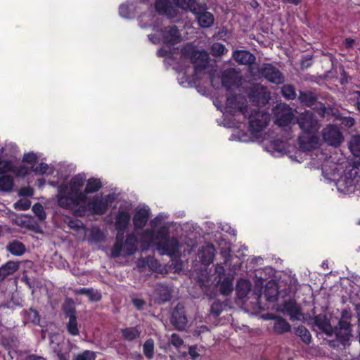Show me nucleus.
I'll return each mask as SVG.
<instances>
[{
	"mask_svg": "<svg viewBox=\"0 0 360 360\" xmlns=\"http://www.w3.org/2000/svg\"><path fill=\"white\" fill-rule=\"evenodd\" d=\"M272 114H222L221 118L217 120L219 125L227 128H236L240 130L248 129L250 137L258 140L262 138L263 131L269 124Z\"/></svg>",
	"mask_w": 360,
	"mask_h": 360,
	"instance_id": "f257e3e1",
	"label": "nucleus"
},
{
	"mask_svg": "<svg viewBox=\"0 0 360 360\" xmlns=\"http://www.w3.org/2000/svg\"><path fill=\"white\" fill-rule=\"evenodd\" d=\"M298 100L302 105L316 111H321V112H333L334 110V103L332 101H329V102L326 101L324 103L319 101L318 94L314 91H300Z\"/></svg>",
	"mask_w": 360,
	"mask_h": 360,
	"instance_id": "f03ea898",
	"label": "nucleus"
},
{
	"mask_svg": "<svg viewBox=\"0 0 360 360\" xmlns=\"http://www.w3.org/2000/svg\"><path fill=\"white\" fill-rule=\"evenodd\" d=\"M86 201V197L84 193H74L70 190L68 185H62L59 187L58 204L60 207L71 210Z\"/></svg>",
	"mask_w": 360,
	"mask_h": 360,
	"instance_id": "7ed1b4c3",
	"label": "nucleus"
},
{
	"mask_svg": "<svg viewBox=\"0 0 360 360\" xmlns=\"http://www.w3.org/2000/svg\"><path fill=\"white\" fill-rule=\"evenodd\" d=\"M181 53L190 59L195 72L205 70L209 64V55L204 50H195L191 46H186L181 50Z\"/></svg>",
	"mask_w": 360,
	"mask_h": 360,
	"instance_id": "20e7f679",
	"label": "nucleus"
},
{
	"mask_svg": "<svg viewBox=\"0 0 360 360\" xmlns=\"http://www.w3.org/2000/svg\"><path fill=\"white\" fill-rule=\"evenodd\" d=\"M299 115L297 117L296 124H298L302 132L318 133L321 124L315 114H299Z\"/></svg>",
	"mask_w": 360,
	"mask_h": 360,
	"instance_id": "39448f33",
	"label": "nucleus"
},
{
	"mask_svg": "<svg viewBox=\"0 0 360 360\" xmlns=\"http://www.w3.org/2000/svg\"><path fill=\"white\" fill-rule=\"evenodd\" d=\"M322 137L325 143L333 147L340 146L344 141V136L339 127L328 124L322 131Z\"/></svg>",
	"mask_w": 360,
	"mask_h": 360,
	"instance_id": "423d86ee",
	"label": "nucleus"
},
{
	"mask_svg": "<svg viewBox=\"0 0 360 360\" xmlns=\"http://www.w3.org/2000/svg\"><path fill=\"white\" fill-rule=\"evenodd\" d=\"M248 97L252 103L257 106H264L269 103L270 93L265 87L259 84L254 85L248 92Z\"/></svg>",
	"mask_w": 360,
	"mask_h": 360,
	"instance_id": "0eeeda50",
	"label": "nucleus"
},
{
	"mask_svg": "<svg viewBox=\"0 0 360 360\" xmlns=\"http://www.w3.org/2000/svg\"><path fill=\"white\" fill-rule=\"evenodd\" d=\"M259 73L274 84H280L284 82L283 73L271 63L262 64L258 68Z\"/></svg>",
	"mask_w": 360,
	"mask_h": 360,
	"instance_id": "6e6552de",
	"label": "nucleus"
},
{
	"mask_svg": "<svg viewBox=\"0 0 360 360\" xmlns=\"http://www.w3.org/2000/svg\"><path fill=\"white\" fill-rule=\"evenodd\" d=\"M156 248L162 255L176 256L180 250V243L176 238H169L165 241L156 243Z\"/></svg>",
	"mask_w": 360,
	"mask_h": 360,
	"instance_id": "1a4fd4ad",
	"label": "nucleus"
},
{
	"mask_svg": "<svg viewBox=\"0 0 360 360\" xmlns=\"http://www.w3.org/2000/svg\"><path fill=\"white\" fill-rule=\"evenodd\" d=\"M297 141L300 149L303 151H311L319 147V138L317 133L302 132Z\"/></svg>",
	"mask_w": 360,
	"mask_h": 360,
	"instance_id": "9d476101",
	"label": "nucleus"
},
{
	"mask_svg": "<svg viewBox=\"0 0 360 360\" xmlns=\"http://www.w3.org/2000/svg\"><path fill=\"white\" fill-rule=\"evenodd\" d=\"M184 307L178 304L172 311L170 322L175 329L183 331L187 323Z\"/></svg>",
	"mask_w": 360,
	"mask_h": 360,
	"instance_id": "9b49d317",
	"label": "nucleus"
},
{
	"mask_svg": "<svg viewBox=\"0 0 360 360\" xmlns=\"http://www.w3.org/2000/svg\"><path fill=\"white\" fill-rule=\"evenodd\" d=\"M226 108L229 109L228 112H245L248 110V102L246 98L241 95L229 97L226 100Z\"/></svg>",
	"mask_w": 360,
	"mask_h": 360,
	"instance_id": "f8f14e48",
	"label": "nucleus"
},
{
	"mask_svg": "<svg viewBox=\"0 0 360 360\" xmlns=\"http://www.w3.org/2000/svg\"><path fill=\"white\" fill-rule=\"evenodd\" d=\"M162 41L166 44L174 45L181 40V36L176 25L165 27L161 31Z\"/></svg>",
	"mask_w": 360,
	"mask_h": 360,
	"instance_id": "ddd939ff",
	"label": "nucleus"
},
{
	"mask_svg": "<svg viewBox=\"0 0 360 360\" xmlns=\"http://www.w3.org/2000/svg\"><path fill=\"white\" fill-rule=\"evenodd\" d=\"M172 290L168 285L158 283L154 289V301L158 304L169 302L172 298Z\"/></svg>",
	"mask_w": 360,
	"mask_h": 360,
	"instance_id": "4468645a",
	"label": "nucleus"
},
{
	"mask_svg": "<svg viewBox=\"0 0 360 360\" xmlns=\"http://www.w3.org/2000/svg\"><path fill=\"white\" fill-rule=\"evenodd\" d=\"M240 82L238 72L234 69L230 68L223 72L221 75V84L227 90L238 86Z\"/></svg>",
	"mask_w": 360,
	"mask_h": 360,
	"instance_id": "2eb2a0df",
	"label": "nucleus"
},
{
	"mask_svg": "<svg viewBox=\"0 0 360 360\" xmlns=\"http://www.w3.org/2000/svg\"><path fill=\"white\" fill-rule=\"evenodd\" d=\"M314 324L328 336H331L334 333V328L325 314H319L315 316L314 318Z\"/></svg>",
	"mask_w": 360,
	"mask_h": 360,
	"instance_id": "dca6fc26",
	"label": "nucleus"
},
{
	"mask_svg": "<svg viewBox=\"0 0 360 360\" xmlns=\"http://www.w3.org/2000/svg\"><path fill=\"white\" fill-rule=\"evenodd\" d=\"M275 115L274 124L285 130L290 129L296 124L295 114H274Z\"/></svg>",
	"mask_w": 360,
	"mask_h": 360,
	"instance_id": "f3484780",
	"label": "nucleus"
},
{
	"mask_svg": "<svg viewBox=\"0 0 360 360\" xmlns=\"http://www.w3.org/2000/svg\"><path fill=\"white\" fill-rule=\"evenodd\" d=\"M88 207L93 214L103 215L108 210V202L104 201L103 198L95 196L88 203Z\"/></svg>",
	"mask_w": 360,
	"mask_h": 360,
	"instance_id": "a211bd4d",
	"label": "nucleus"
},
{
	"mask_svg": "<svg viewBox=\"0 0 360 360\" xmlns=\"http://www.w3.org/2000/svg\"><path fill=\"white\" fill-rule=\"evenodd\" d=\"M283 309L292 321L300 320V317L302 316L301 308L295 300H290L285 301L283 303Z\"/></svg>",
	"mask_w": 360,
	"mask_h": 360,
	"instance_id": "6ab92c4d",
	"label": "nucleus"
},
{
	"mask_svg": "<svg viewBox=\"0 0 360 360\" xmlns=\"http://www.w3.org/2000/svg\"><path fill=\"white\" fill-rule=\"evenodd\" d=\"M144 236L147 237L150 242H153L154 240L160 241H165L169 238V229L166 226H161L156 232L152 229H147L144 231Z\"/></svg>",
	"mask_w": 360,
	"mask_h": 360,
	"instance_id": "aec40b11",
	"label": "nucleus"
},
{
	"mask_svg": "<svg viewBox=\"0 0 360 360\" xmlns=\"http://www.w3.org/2000/svg\"><path fill=\"white\" fill-rule=\"evenodd\" d=\"M138 238L134 233L127 235L125 240L123 242L122 251L124 256H131L137 251Z\"/></svg>",
	"mask_w": 360,
	"mask_h": 360,
	"instance_id": "412c9836",
	"label": "nucleus"
},
{
	"mask_svg": "<svg viewBox=\"0 0 360 360\" xmlns=\"http://www.w3.org/2000/svg\"><path fill=\"white\" fill-rule=\"evenodd\" d=\"M233 58L240 65H252L256 58L248 51L237 50L233 53Z\"/></svg>",
	"mask_w": 360,
	"mask_h": 360,
	"instance_id": "4be33fe9",
	"label": "nucleus"
},
{
	"mask_svg": "<svg viewBox=\"0 0 360 360\" xmlns=\"http://www.w3.org/2000/svg\"><path fill=\"white\" fill-rule=\"evenodd\" d=\"M149 211L146 209H140L134 215L133 224L136 230L143 229L148 221Z\"/></svg>",
	"mask_w": 360,
	"mask_h": 360,
	"instance_id": "5701e85b",
	"label": "nucleus"
},
{
	"mask_svg": "<svg viewBox=\"0 0 360 360\" xmlns=\"http://www.w3.org/2000/svg\"><path fill=\"white\" fill-rule=\"evenodd\" d=\"M272 319L274 320L273 329L275 333L283 335L291 330V325L283 317L274 316Z\"/></svg>",
	"mask_w": 360,
	"mask_h": 360,
	"instance_id": "b1692460",
	"label": "nucleus"
},
{
	"mask_svg": "<svg viewBox=\"0 0 360 360\" xmlns=\"http://www.w3.org/2000/svg\"><path fill=\"white\" fill-rule=\"evenodd\" d=\"M131 216L128 212L124 210H119L115 217V229L126 231L128 228Z\"/></svg>",
	"mask_w": 360,
	"mask_h": 360,
	"instance_id": "393cba45",
	"label": "nucleus"
},
{
	"mask_svg": "<svg viewBox=\"0 0 360 360\" xmlns=\"http://www.w3.org/2000/svg\"><path fill=\"white\" fill-rule=\"evenodd\" d=\"M115 230L117 231L115 242L111 248V257L113 258H117L121 256L125 232V231H120L119 229Z\"/></svg>",
	"mask_w": 360,
	"mask_h": 360,
	"instance_id": "a878e982",
	"label": "nucleus"
},
{
	"mask_svg": "<svg viewBox=\"0 0 360 360\" xmlns=\"http://www.w3.org/2000/svg\"><path fill=\"white\" fill-rule=\"evenodd\" d=\"M214 256L215 248L213 245L210 244L202 248L200 259L202 264L209 265L213 262Z\"/></svg>",
	"mask_w": 360,
	"mask_h": 360,
	"instance_id": "bb28decb",
	"label": "nucleus"
},
{
	"mask_svg": "<svg viewBox=\"0 0 360 360\" xmlns=\"http://www.w3.org/2000/svg\"><path fill=\"white\" fill-rule=\"evenodd\" d=\"M195 16L198 25L202 28H209L214 25V17L212 13L207 11V10H205V11L200 13Z\"/></svg>",
	"mask_w": 360,
	"mask_h": 360,
	"instance_id": "cd10ccee",
	"label": "nucleus"
},
{
	"mask_svg": "<svg viewBox=\"0 0 360 360\" xmlns=\"http://www.w3.org/2000/svg\"><path fill=\"white\" fill-rule=\"evenodd\" d=\"M233 277L229 275L224 276L220 281H218L219 292L223 295H229L233 291Z\"/></svg>",
	"mask_w": 360,
	"mask_h": 360,
	"instance_id": "c85d7f7f",
	"label": "nucleus"
},
{
	"mask_svg": "<svg viewBox=\"0 0 360 360\" xmlns=\"http://www.w3.org/2000/svg\"><path fill=\"white\" fill-rule=\"evenodd\" d=\"M6 248L7 250L14 256H22L26 251L25 245L22 242L17 240L11 241Z\"/></svg>",
	"mask_w": 360,
	"mask_h": 360,
	"instance_id": "c756f323",
	"label": "nucleus"
},
{
	"mask_svg": "<svg viewBox=\"0 0 360 360\" xmlns=\"http://www.w3.org/2000/svg\"><path fill=\"white\" fill-rule=\"evenodd\" d=\"M102 188V182L96 178H90L87 180L86 184L83 191L84 195L87 198V195L98 191Z\"/></svg>",
	"mask_w": 360,
	"mask_h": 360,
	"instance_id": "7c9ffc66",
	"label": "nucleus"
},
{
	"mask_svg": "<svg viewBox=\"0 0 360 360\" xmlns=\"http://www.w3.org/2000/svg\"><path fill=\"white\" fill-rule=\"evenodd\" d=\"M294 333L296 336L299 337L302 342L305 345H308L312 341V338L310 332L303 325H300L295 328Z\"/></svg>",
	"mask_w": 360,
	"mask_h": 360,
	"instance_id": "2f4dec72",
	"label": "nucleus"
},
{
	"mask_svg": "<svg viewBox=\"0 0 360 360\" xmlns=\"http://www.w3.org/2000/svg\"><path fill=\"white\" fill-rule=\"evenodd\" d=\"M121 333L124 340L131 342L138 338L141 335V331L138 327H128L121 329Z\"/></svg>",
	"mask_w": 360,
	"mask_h": 360,
	"instance_id": "473e14b6",
	"label": "nucleus"
},
{
	"mask_svg": "<svg viewBox=\"0 0 360 360\" xmlns=\"http://www.w3.org/2000/svg\"><path fill=\"white\" fill-rule=\"evenodd\" d=\"M77 293L88 296L89 300L92 302H99L102 299L101 292L93 288H81L77 290Z\"/></svg>",
	"mask_w": 360,
	"mask_h": 360,
	"instance_id": "72a5a7b5",
	"label": "nucleus"
},
{
	"mask_svg": "<svg viewBox=\"0 0 360 360\" xmlns=\"http://www.w3.org/2000/svg\"><path fill=\"white\" fill-rule=\"evenodd\" d=\"M83 185L84 179L80 174H78L71 179L68 186L74 193H83V191H81Z\"/></svg>",
	"mask_w": 360,
	"mask_h": 360,
	"instance_id": "f704fd0d",
	"label": "nucleus"
},
{
	"mask_svg": "<svg viewBox=\"0 0 360 360\" xmlns=\"http://www.w3.org/2000/svg\"><path fill=\"white\" fill-rule=\"evenodd\" d=\"M14 186V179L13 176L4 174L0 176V191L10 192Z\"/></svg>",
	"mask_w": 360,
	"mask_h": 360,
	"instance_id": "c9c22d12",
	"label": "nucleus"
},
{
	"mask_svg": "<svg viewBox=\"0 0 360 360\" xmlns=\"http://www.w3.org/2000/svg\"><path fill=\"white\" fill-rule=\"evenodd\" d=\"M187 4V9H189L195 15L207 10V4L198 0H188Z\"/></svg>",
	"mask_w": 360,
	"mask_h": 360,
	"instance_id": "e433bc0d",
	"label": "nucleus"
},
{
	"mask_svg": "<svg viewBox=\"0 0 360 360\" xmlns=\"http://www.w3.org/2000/svg\"><path fill=\"white\" fill-rule=\"evenodd\" d=\"M250 290V283L247 280H241L236 286L237 295L240 298L245 297Z\"/></svg>",
	"mask_w": 360,
	"mask_h": 360,
	"instance_id": "4c0bfd02",
	"label": "nucleus"
},
{
	"mask_svg": "<svg viewBox=\"0 0 360 360\" xmlns=\"http://www.w3.org/2000/svg\"><path fill=\"white\" fill-rule=\"evenodd\" d=\"M338 341L341 345L345 347L349 345L350 338L352 337V332H347L341 330H335L334 333Z\"/></svg>",
	"mask_w": 360,
	"mask_h": 360,
	"instance_id": "58836bf2",
	"label": "nucleus"
},
{
	"mask_svg": "<svg viewBox=\"0 0 360 360\" xmlns=\"http://www.w3.org/2000/svg\"><path fill=\"white\" fill-rule=\"evenodd\" d=\"M68 333L72 336H77L79 334V325L77 316H71L66 324Z\"/></svg>",
	"mask_w": 360,
	"mask_h": 360,
	"instance_id": "ea45409f",
	"label": "nucleus"
},
{
	"mask_svg": "<svg viewBox=\"0 0 360 360\" xmlns=\"http://www.w3.org/2000/svg\"><path fill=\"white\" fill-rule=\"evenodd\" d=\"M154 340L149 338L146 340L143 345V351L146 357L152 359L154 356Z\"/></svg>",
	"mask_w": 360,
	"mask_h": 360,
	"instance_id": "a19ab883",
	"label": "nucleus"
},
{
	"mask_svg": "<svg viewBox=\"0 0 360 360\" xmlns=\"http://www.w3.org/2000/svg\"><path fill=\"white\" fill-rule=\"evenodd\" d=\"M282 95L287 99H295L296 98L295 88L292 84H285L281 88Z\"/></svg>",
	"mask_w": 360,
	"mask_h": 360,
	"instance_id": "79ce46f5",
	"label": "nucleus"
},
{
	"mask_svg": "<svg viewBox=\"0 0 360 360\" xmlns=\"http://www.w3.org/2000/svg\"><path fill=\"white\" fill-rule=\"evenodd\" d=\"M13 162L9 160H3L0 158V174L4 175L11 172L13 170Z\"/></svg>",
	"mask_w": 360,
	"mask_h": 360,
	"instance_id": "37998d69",
	"label": "nucleus"
},
{
	"mask_svg": "<svg viewBox=\"0 0 360 360\" xmlns=\"http://www.w3.org/2000/svg\"><path fill=\"white\" fill-rule=\"evenodd\" d=\"M32 210L40 221H44L46 218L44 207L39 202L35 203L32 206Z\"/></svg>",
	"mask_w": 360,
	"mask_h": 360,
	"instance_id": "c03bdc74",
	"label": "nucleus"
},
{
	"mask_svg": "<svg viewBox=\"0 0 360 360\" xmlns=\"http://www.w3.org/2000/svg\"><path fill=\"white\" fill-rule=\"evenodd\" d=\"M30 169L25 165L15 166L13 164V170L11 171L17 177H25L26 176Z\"/></svg>",
	"mask_w": 360,
	"mask_h": 360,
	"instance_id": "a18cd8bd",
	"label": "nucleus"
},
{
	"mask_svg": "<svg viewBox=\"0 0 360 360\" xmlns=\"http://www.w3.org/2000/svg\"><path fill=\"white\" fill-rule=\"evenodd\" d=\"M264 295L266 301L270 302H276L278 299V291L276 288H266Z\"/></svg>",
	"mask_w": 360,
	"mask_h": 360,
	"instance_id": "49530a36",
	"label": "nucleus"
},
{
	"mask_svg": "<svg viewBox=\"0 0 360 360\" xmlns=\"http://www.w3.org/2000/svg\"><path fill=\"white\" fill-rule=\"evenodd\" d=\"M223 311V303L220 301H214L210 307V314L214 317H218Z\"/></svg>",
	"mask_w": 360,
	"mask_h": 360,
	"instance_id": "de8ad7c7",
	"label": "nucleus"
},
{
	"mask_svg": "<svg viewBox=\"0 0 360 360\" xmlns=\"http://www.w3.org/2000/svg\"><path fill=\"white\" fill-rule=\"evenodd\" d=\"M170 4L169 0H156L155 4V10L159 13L164 14Z\"/></svg>",
	"mask_w": 360,
	"mask_h": 360,
	"instance_id": "09e8293b",
	"label": "nucleus"
},
{
	"mask_svg": "<svg viewBox=\"0 0 360 360\" xmlns=\"http://www.w3.org/2000/svg\"><path fill=\"white\" fill-rule=\"evenodd\" d=\"M96 352L90 350H85L77 355L75 360H96Z\"/></svg>",
	"mask_w": 360,
	"mask_h": 360,
	"instance_id": "8fccbe9b",
	"label": "nucleus"
},
{
	"mask_svg": "<svg viewBox=\"0 0 360 360\" xmlns=\"http://www.w3.org/2000/svg\"><path fill=\"white\" fill-rule=\"evenodd\" d=\"M212 53L214 56H219L225 53L226 47L220 43H214L211 47Z\"/></svg>",
	"mask_w": 360,
	"mask_h": 360,
	"instance_id": "3c124183",
	"label": "nucleus"
},
{
	"mask_svg": "<svg viewBox=\"0 0 360 360\" xmlns=\"http://www.w3.org/2000/svg\"><path fill=\"white\" fill-rule=\"evenodd\" d=\"M37 160V156L33 152L25 153L22 158V162L31 165L30 169H33Z\"/></svg>",
	"mask_w": 360,
	"mask_h": 360,
	"instance_id": "603ef678",
	"label": "nucleus"
},
{
	"mask_svg": "<svg viewBox=\"0 0 360 360\" xmlns=\"http://www.w3.org/2000/svg\"><path fill=\"white\" fill-rule=\"evenodd\" d=\"M28 319L34 325H39L40 322V316L39 312L32 308L27 311Z\"/></svg>",
	"mask_w": 360,
	"mask_h": 360,
	"instance_id": "864d4df0",
	"label": "nucleus"
},
{
	"mask_svg": "<svg viewBox=\"0 0 360 360\" xmlns=\"http://www.w3.org/2000/svg\"><path fill=\"white\" fill-rule=\"evenodd\" d=\"M91 238L95 242H97V243L103 241L105 240V236H104L103 231L99 228L93 229L91 231Z\"/></svg>",
	"mask_w": 360,
	"mask_h": 360,
	"instance_id": "5fc2aeb1",
	"label": "nucleus"
},
{
	"mask_svg": "<svg viewBox=\"0 0 360 360\" xmlns=\"http://www.w3.org/2000/svg\"><path fill=\"white\" fill-rule=\"evenodd\" d=\"M338 328L335 327L334 329L352 332V325L350 321L340 319L338 321Z\"/></svg>",
	"mask_w": 360,
	"mask_h": 360,
	"instance_id": "6e6d98bb",
	"label": "nucleus"
},
{
	"mask_svg": "<svg viewBox=\"0 0 360 360\" xmlns=\"http://www.w3.org/2000/svg\"><path fill=\"white\" fill-rule=\"evenodd\" d=\"M170 343L174 347L179 348L184 345V340L178 334L172 333L170 337Z\"/></svg>",
	"mask_w": 360,
	"mask_h": 360,
	"instance_id": "4d7b16f0",
	"label": "nucleus"
},
{
	"mask_svg": "<svg viewBox=\"0 0 360 360\" xmlns=\"http://www.w3.org/2000/svg\"><path fill=\"white\" fill-rule=\"evenodd\" d=\"M349 174L352 179H360V163H358L357 161L354 162Z\"/></svg>",
	"mask_w": 360,
	"mask_h": 360,
	"instance_id": "13d9d810",
	"label": "nucleus"
},
{
	"mask_svg": "<svg viewBox=\"0 0 360 360\" xmlns=\"http://www.w3.org/2000/svg\"><path fill=\"white\" fill-rule=\"evenodd\" d=\"M273 112H293L292 110V108L289 107L288 105L284 103H278L275 109H274Z\"/></svg>",
	"mask_w": 360,
	"mask_h": 360,
	"instance_id": "bf43d9fd",
	"label": "nucleus"
},
{
	"mask_svg": "<svg viewBox=\"0 0 360 360\" xmlns=\"http://www.w3.org/2000/svg\"><path fill=\"white\" fill-rule=\"evenodd\" d=\"M271 146L274 150L279 153H282L285 150V143L279 139L272 141Z\"/></svg>",
	"mask_w": 360,
	"mask_h": 360,
	"instance_id": "052dcab7",
	"label": "nucleus"
},
{
	"mask_svg": "<svg viewBox=\"0 0 360 360\" xmlns=\"http://www.w3.org/2000/svg\"><path fill=\"white\" fill-rule=\"evenodd\" d=\"M178 12L179 10L170 4L164 14L167 15L168 18L174 19L177 17Z\"/></svg>",
	"mask_w": 360,
	"mask_h": 360,
	"instance_id": "680f3d73",
	"label": "nucleus"
},
{
	"mask_svg": "<svg viewBox=\"0 0 360 360\" xmlns=\"http://www.w3.org/2000/svg\"><path fill=\"white\" fill-rule=\"evenodd\" d=\"M48 168L49 166L46 163L41 162L36 167H33V169H30V170L39 174H44L48 170Z\"/></svg>",
	"mask_w": 360,
	"mask_h": 360,
	"instance_id": "e2e57ef3",
	"label": "nucleus"
},
{
	"mask_svg": "<svg viewBox=\"0 0 360 360\" xmlns=\"http://www.w3.org/2000/svg\"><path fill=\"white\" fill-rule=\"evenodd\" d=\"M68 226L75 231H79L83 227V223L79 219H71L68 222Z\"/></svg>",
	"mask_w": 360,
	"mask_h": 360,
	"instance_id": "0e129e2a",
	"label": "nucleus"
},
{
	"mask_svg": "<svg viewBox=\"0 0 360 360\" xmlns=\"http://www.w3.org/2000/svg\"><path fill=\"white\" fill-rule=\"evenodd\" d=\"M78 208L76 209L75 210V214L77 217H84L86 213H87V211H89V207H88V205H78L77 206Z\"/></svg>",
	"mask_w": 360,
	"mask_h": 360,
	"instance_id": "69168bd1",
	"label": "nucleus"
},
{
	"mask_svg": "<svg viewBox=\"0 0 360 360\" xmlns=\"http://www.w3.org/2000/svg\"><path fill=\"white\" fill-rule=\"evenodd\" d=\"M14 205L15 208L19 209L20 210H27L30 207L31 202L28 200L24 202L19 200L15 202Z\"/></svg>",
	"mask_w": 360,
	"mask_h": 360,
	"instance_id": "338daca9",
	"label": "nucleus"
},
{
	"mask_svg": "<svg viewBox=\"0 0 360 360\" xmlns=\"http://www.w3.org/2000/svg\"><path fill=\"white\" fill-rule=\"evenodd\" d=\"M55 353H56L58 356V360H68L69 359V352H63L60 349H55Z\"/></svg>",
	"mask_w": 360,
	"mask_h": 360,
	"instance_id": "774afa93",
	"label": "nucleus"
}]
</instances>
